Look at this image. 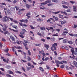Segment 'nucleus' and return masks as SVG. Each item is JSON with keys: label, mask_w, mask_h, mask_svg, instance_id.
<instances>
[{"label": "nucleus", "mask_w": 77, "mask_h": 77, "mask_svg": "<svg viewBox=\"0 0 77 77\" xmlns=\"http://www.w3.org/2000/svg\"><path fill=\"white\" fill-rule=\"evenodd\" d=\"M19 24L20 26H22L23 27V23L20 22L19 23Z\"/></svg>", "instance_id": "0e129e2a"}, {"label": "nucleus", "mask_w": 77, "mask_h": 77, "mask_svg": "<svg viewBox=\"0 0 77 77\" xmlns=\"http://www.w3.org/2000/svg\"><path fill=\"white\" fill-rule=\"evenodd\" d=\"M43 53H44V51H39V54H42Z\"/></svg>", "instance_id": "aec40b11"}, {"label": "nucleus", "mask_w": 77, "mask_h": 77, "mask_svg": "<svg viewBox=\"0 0 77 77\" xmlns=\"http://www.w3.org/2000/svg\"><path fill=\"white\" fill-rule=\"evenodd\" d=\"M16 73H17V74H21L22 73V72L18 71H16Z\"/></svg>", "instance_id": "412c9836"}, {"label": "nucleus", "mask_w": 77, "mask_h": 77, "mask_svg": "<svg viewBox=\"0 0 77 77\" xmlns=\"http://www.w3.org/2000/svg\"><path fill=\"white\" fill-rule=\"evenodd\" d=\"M12 27L16 29H17V26L15 25H13Z\"/></svg>", "instance_id": "c9c22d12"}, {"label": "nucleus", "mask_w": 77, "mask_h": 77, "mask_svg": "<svg viewBox=\"0 0 77 77\" xmlns=\"http://www.w3.org/2000/svg\"><path fill=\"white\" fill-rule=\"evenodd\" d=\"M6 68L7 69H9L11 68V66H6Z\"/></svg>", "instance_id": "2f4dec72"}, {"label": "nucleus", "mask_w": 77, "mask_h": 77, "mask_svg": "<svg viewBox=\"0 0 77 77\" xmlns=\"http://www.w3.org/2000/svg\"><path fill=\"white\" fill-rule=\"evenodd\" d=\"M53 2H55V3H57L58 0H52Z\"/></svg>", "instance_id": "cd10ccee"}, {"label": "nucleus", "mask_w": 77, "mask_h": 77, "mask_svg": "<svg viewBox=\"0 0 77 77\" xmlns=\"http://www.w3.org/2000/svg\"><path fill=\"white\" fill-rule=\"evenodd\" d=\"M70 3L72 4H74L75 3V2H74V1H70Z\"/></svg>", "instance_id": "13d9d810"}, {"label": "nucleus", "mask_w": 77, "mask_h": 77, "mask_svg": "<svg viewBox=\"0 0 77 77\" xmlns=\"http://www.w3.org/2000/svg\"><path fill=\"white\" fill-rule=\"evenodd\" d=\"M12 30L14 32H16V33L18 32V30H15L14 29H12Z\"/></svg>", "instance_id": "4c0bfd02"}, {"label": "nucleus", "mask_w": 77, "mask_h": 77, "mask_svg": "<svg viewBox=\"0 0 77 77\" xmlns=\"http://www.w3.org/2000/svg\"><path fill=\"white\" fill-rule=\"evenodd\" d=\"M37 21H39V22H41V21H43V20L40 18H39L37 19Z\"/></svg>", "instance_id": "9b49d317"}, {"label": "nucleus", "mask_w": 77, "mask_h": 77, "mask_svg": "<svg viewBox=\"0 0 77 77\" xmlns=\"http://www.w3.org/2000/svg\"><path fill=\"white\" fill-rule=\"evenodd\" d=\"M26 6L28 9H29V8H30V5H29L27 4H26Z\"/></svg>", "instance_id": "dca6fc26"}, {"label": "nucleus", "mask_w": 77, "mask_h": 77, "mask_svg": "<svg viewBox=\"0 0 77 77\" xmlns=\"http://www.w3.org/2000/svg\"><path fill=\"white\" fill-rule=\"evenodd\" d=\"M60 12V11H57V12H53V14H59V13Z\"/></svg>", "instance_id": "5701e85b"}, {"label": "nucleus", "mask_w": 77, "mask_h": 77, "mask_svg": "<svg viewBox=\"0 0 77 77\" xmlns=\"http://www.w3.org/2000/svg\"><path fill=\"white\" fill-rule=\"evenodd\" d=\"M8 72H9L10 74H14V72H12V71H10V70L8 71Z\"/></svg>", "instance_id": "f3484780"}, {"label": "nucleus", "mask_w": 77, "mask_h": 77, "mask_svg": "<svg viewBox=\"0 0 77 77\" xmlns=\"http://www.w3.org/2000/svg\"><path fill=\"white\" fill-rule=\"evenodd\" d=\"M15 8L17 11V10H18L19 9H20V7H18L17 6H16L15 7Z\"/></svg>", "instance_id": "7c9ffc66"}, {"label": "nucleus", "mask_w": 77, "mask_h": 77, "mask_svg": "<svg viewBox=\"0 0 77 77\" xmlns=\"http://www.w3.org/2000/svg\"><path fill=\"white\" fill-rule=\"evenodd\" d=\"M28 22V20H27V19L24 20V23H27Z\"/></svg>", "instance_id": "052dcab7"}, {"label": "nucleus", "mask_w": 77, "mask_h": 77, "mask_svg": "<svg viewBox=\"0 0 77 77\" xmlns=\"http://www.w3.org/2000/svg\"><path fill=\"white\" fill-rule=\"evenodd\" d=\"M20 35H24V32H20Z\"/></svg>", "instance_id": "680f3d73"}, {"label": "nucleus", "mask_w": 77, "mask_h": 77, "mask_svg": "<svg viewBox=\"0 0 77 77\" xmlns=\"http://www.w3.org/2000/svg\"><path fill=\"white\" fill-rule=\"evenodd\" d=\"M19 36H20V37L22 38H24V36L23 35H19Z\"/></svg>", "instance_id": "c03bdc74"}, {"label": "nucleus", "mask_w": 77, "mask_h": 77, "mask_svg": "<svg viewBox=\"0 0 77 77\" xmlns=\"http://www.w3.org/2000/svg\"><path fill=\"white\" fill-rule=\"evenodd\" d=\"M30 27H31V29H35V27H34L32 26V25H30Z\"/></svg>", "instance_id": "a18cd8bd"}, {"label": "nucleus", "mask_w": 77, "mask_h": 77, "mask_svg": "<svg viewBox=\"0 0 77 77\" xmlns=\"http://www.w3.org/2000/svg\"><path fill=\"white\" fill-rule=\"evenodd\" d=\"M27 52L28 53L29 55H31V52H30V51L28 50Z\"/></svg>", "instance_id": "ea45409f"}, {"label": "nucleus", "mask_w": 77, "mask_h": 77, "mask_svg": "<svg viewBox=\"0 0 77 77\" xmlns=\"http://www.w3.org/2000/svg\"><path fill=\"white\" fill-rule=\"evenodd\" d=\"M35 46H39L40 45H41V44H35Z\"/></svg>", "instance_id": "3c124183"}, {"label": "nucleus", "mask_w": 77, "mask_h": 77, "mask_svg": "<svg viewBox=\"0 0 77 77\" xmlns=\"http://www.w3.org/2000/svg\"><path fill=\"white\" fill-rule=\"evenodd\" d=\"M30 69H31V68L29 67H27L26 68L27 71H29V70Z\"/></svg>", "instance_id": "79ce46f5"}, {"label": "nucleus", "mask_w": 77, "mask_h": 77, "mask_svg": "<svg viewBox=\"0 0 77 77\" xmlns=\"http://www.w3.org/2000/svg\"><path fill=\"white\" fill-rule=\"evenodd\" d=\"M55 21H58L59 20V19H58V18L57 17H56L55 18Z\"/></svg>", "instance_id": "4d7b16f0"}, {"label": "nucleus", "mask_w": 77, "mask_h": 77, "mask_svg": "<svg viewBox=\"0 0 77 77\" xmlns=\"http://www.w3.org/2000/svg\"><path fill=\"white\" fill-rule=\"evenodd\" d=\"M49 46L48 45H45L44 47H45L47 50H48V48H49Z\"/></svg>", "instance_id": "9d476101"}, {"label": "nucleus", "mask_w": 77, "mask_h": 77, "mask_svg": "<svg viewBox=\"0 0 77 77\" xmlns=\"http://www.w3.org/2000/svg\"><path fill=\"white\" fill-rule=\"evenodd\" d=\"M23 44L25 46V47H27V43L23 42Z\"/></svg>", "instance_id": "de8ad7c7"}, {"label": "nucleus", "mask_w": 77, "mask_h": 77, "mask_svg": "<svg viewBox=\"0 0 77 77\" xmlns=\"http://www.w3.org/2000/svg\"><path fill=\"white\" fill-rule=\"evenodd\" d=\"M52 36H57L58 35L57 34H53L52 35Z\"/></svg>", "instance_id": "864d4df0"}, {"label": "nucleus", "mask_w": 77, "mask_h": 77, "mask_svg": "<svg viewBox=\"0 0 77 77\" xmlns=\"http://www.w3.org/2000/svg\"><path fill=\"white\" fill-rule=\"evenodd\" d=\"M68 42L69 44H72V41H69Z\"/></svg>", "instance_id": "49530a36"}, {"label": "nucleus", "mask_w": 77, "mask_h": 77, "mask_svg": "<svg viewBox=\"0 0 77 77\" xmlns=\"http://www.w3.org/2000/svg\"><path fill=\"white\" fill-rule=\"evenodd\" d=\"M60 68H64L65 67V66L63 65H61L60 66Z\"/></svg>", "instance_id": "b1692460"}, {"label": "nucleus", "mask_w": 77, "mask_h": 77, "mask_svg": "<svg viewBox=\"0 0 77 77\" xmlns=\"http://www.w3.org/2000/svg\"><path fill=\"white\" fill-rule=\"evenodd\" d=\"M0 74H2V75H5V73L3 72H2L1 71H0Z\"/></svg>", "instance_id": "69168bd1"}, {"label": "nucleus", "mask_w": 77, "mask_h": 77, "mask_svg": "<svg viewBox=\"0 0 77 77\" xmlns=\"http://www.w3.org/2000/svg\"><path fill=\"white\" fill-rule=\"evenodd\" d=\"M46 2L48 3H51V0H48L46 1Z\"/></svg>", "instance_id": "72a5a7b5"}, {"label": "nucleus", "mask_w": 77, "mask_h": 77, "mask_svg": "<svg viewBox=\"0 0 77 77\" xmlns=\"http://www.w3.org/2000/svg\"><path fill=\"white\" fill-rule=\"evenodd\" d=\"M17 49H22V48L19 46L17 47Z\"/></svg>", "instance_id": "338daca9"}, {"label": "nucleus", "mask_w": 77, "mask_h": 77, "mask_svg": "<svg viewBox=\"0 0 77 77\" xmlns=\"http://www.w3.org/2000/svg\"><path fill=\"white\" fill-rule=\"evenodd\" d=\"M7 13L9 15H12V12L9 9L8 10Z\"/></svg>", "instance_id": "20e7f679"}, {"label": "nucleus", "mask_w": 77, "mask_h": 77, "mask_svg": "<svg viewBox=\"0 0 77 77\" xmlns=\"http://www.w3.org/2000/svg\"><path fill=\"white\" fill-rule=\"evenodd\" d=\"M62 4H63V5H69V3L68 2H65L64 1H63L62 2Z\"/></svg>", "instance_id": "423d86ee"}, {"label": "nucleus", "mask_w": 77, "mask_h": 77, "mask_svg": "<svg viewBox=\"0 0 77 77\" xmlns=\"http://www.w3.org/2000/svg\"><path fill=\"white\" fill-rule=\"evenodd\" d=\"M59 16L60 18H62V17H63V15H61L60 14H59Z\"/></svg>", "instance_id": "473e14b6"}, {"label": "nucleus", "mask_w": 77, "mask_h": 77, "mask_svg": "<svg viewBox=\"0 0 77 77\" xmlns=\"http://www.w3.org/2000/svg\"><path fill=\"white\" fill-rule=\"evenodd\" d=\"M4 26L5 27H3L2 28L3 30L4 31H6L7 29V28L8 27V26H6L5 25H4Z\"/></svg>", "instance_id": "7ed1b4c3"}, {"label": "nucleus", "mask_w": 77, "mask_h": 77, "mask_svg": "<svg viewBox=\"0 0 77 77\" xmlns=\"http://www.w3.org/2000/svg\"><path fill=\"white\" fill-rule=\"evenodd\" d=\"M41 4V5H46L47 4V2H46V1H45V2L42 3Z\"/></svg>", "instance_id": "a19ab883"}, {"label": "nucleus", "mask_w": 77, "mask_h": 77, "mask_svg": "<svg viewBox=\"0 0 77 77\" xmlns=\"http://www.w3.org/2000/svg\"><path fill=\"white\" fill-rule=\"evenodd\" d=\"M74 54L76 56H77V51H74L73 52V54Z\"/></svg>", "instance_id": "a211bd4d"}, {"label": "nucleus", "mask_w": 77, "mask_h": 77, "mask_svg": "<svg viewBox=\"0 0 77 77\" xmlns=\"http://www.w3.org/2000/svg\"><path fill=\"white\" fill-rule=\"evenodd\" d=\"M40 30H45V27H44V26L41 27L40 28Z\"/></svg>", "instance_id": "1a4fd4ad"}, {"label": "nucleus", "mask_w": 77, "mask_h": 77, "mask_svg": "<svg viewBox=\"0 0 77 77\" xmlns=\"http://www.w3.org/2000/svg\"><path fill=\"white\" fill-rule=\"evenodd\" d=\"M62 6L63 8H66V9H68V7L65 5H63Z\"/></svg>", "instance_id": "2eb2a0df"}, {"label": "nucleus", "mask_w": 77, "mask_h": 77, "mask_svg": "<svg viewBox=\"0 0 77 77\" xmlns=\"http://www.w3.org/2000/svg\"><path fill=\"white\" fill-rule=\"evenodd\" d=\"M55 62L57 63V64L60 65V61L57 60H55Z\"/></svg>", "instance_id": "ddd939ff"}, {"label": "nucleus", "mask_w": 77, "mask_h": 77, "mask_svg": "<svg viewBox=\"0 0 77 77\" xmlns=\"http://www.w3.org/2000/svg\"><path fill=\"white\" fill-rule=\"evenodd\" d=\"M38 59H41V56L39 55H38Z\"/></svg>", "instance_id": "09e8293b"}, {"label": "nucleus", "mask_w": 77, "mask_h": 77, "mask_svg": "<svg viewBox=\"0 0 77 77\" xmlns=\"http://www.w3.org/2000/svg\"><path fill=\"white\" fill-rule=\"evenodd\" d=\"M51 39L52 41H55V38L54 37L52 38H51Z\"/></svg>", "instance_id": "37998d69"}, {"label": "nucleus", "mask_w": 77, "mask_h": 77, "mask_svg": "<svg viewBox=\"0 0 77 77\" xmlns=\"http://www.w3.org/2000/svg\"><path fill=\"white\" fill-rule=\"evenodd\" d=\"M21 60L23 62H27V61H26V60H23V59H21Z\"/></svg>", "instance_id": "bf43d9fd"}, {"label": "nucleus", "mask_w": 77, "mask_h": 77, "mask_svg": "<svg viewBox=\"0 0 77 77\" xmlns=\"http://www.w3.org/2000/svg\"><path fill=\"white\" fill-rule=\"evenodd\" d=\"M68 41V39H65L63 40V43H66V42Z\"/></svg>", "instance_id": "4468645a"}, {"label": "nucleus", "mask_w": 77, "mask_h": 77, "mask_svg": "<svg viewBox=\"0 0 77 77\" xmlns=\"http://www.w3.org/2000/svg\"><path fill=\"white\" fill-rule=\"evenodd\" d=\"M2 21L4 22H6V21H7V19H6V18L5 17V16L4 18L3 19Z\"/></svg>", "instance_id": "f8f14e48"}, {"label": "nucleus", "mask_w": 77, "mask_h": 77, "mask_svg": "<svg viewBox=\"0 0 77 77\" xmlns=\"http://www.w3.org/2000/svg\"><path fill=\"white\" fill-rule=\"evenodd\" d=\"M13 22L15 23H16L17 24V23H18V22L17 20H14Z\"/></svg>", "instance_id": "8fccbe9b"}, {"label": "nucleus", "mask_w": 77, "mask_h": 77, "mask_svg": "<svg viewBox=\"0 0 77 77\" xmlns=\"http://www.w3.org/2000/svg\"><path fill=\"white\" fill-rule=\"evenodd\" d=\"M73 11L74 12H77V7L73 6Z\"/></svg>", "instance_id": "0eeeda50"}, {"label": "nucleus", "mask_w": 77, "mask_h": 77, "mask_svg": "<svg viewBox=\"0 0 77 77\" xmlns=\"http://www.w3.org/2000/svg\"><path fill=\"white\" fill-rule=\"evenodd\" d=\"M74 48H72V49H71V51L72 53V55L73 57H72L73 59H74V57H76V56H75L74 55Z\"/></svg>", "instance_id": "f03ea898"}, {"label": "nucleus", "mask_w": 77, "mask_h": 77, "mask_svg": "<svg viewBox=\"0 0 77 77\" xmlns=\"http://www.w3.org/2000/svg\"><path fill=\"white\" fill-rule=\"evenodd\" d=\"M64 30L65 31L63 32L64 33H68V31L67 29L65 28Z\"/></svg>", "instance_id": "6e6552de"}, {"label": "nucleus", "mask_w": 77, "mask_h": 77, "mask_svg": "<svg viewBox=\"0 0 77 77\" xmlns=\"http://www.w3.org/2000/svg\"><path fill=\"white\" fill-rule=\"evenodd\" d=\"M8 51H9V49L7 48L6 49L4 50V51L6 53H8Z\"/></svg>", "instance_id": "e433bc0d"}, {"label": "nucleus", "mask_w": 77, "mask_h": 77, "mask_svg": "<svg viewBox=\"0 0 77 77\" xmlns=\"http://www.w3.org/2000/svg\"><path fill=\"white\" fill-rule=\"evenodd\" d=\"M56 46H57V44L56 43H54V44L52 45V47L51 48V50L52 51L56 50Z\"/></svg>", "instance_id": "f257e3e1"}, {"label": "nucleus", "mask_w": 77, "mask_h": 77, "mask_svg": "<svg viewBox=\"0 0 77 77\" xmlns=\"http://www.w3.org/2000/svg\"><path fill=\"white\" fill-rule=\"evenodd\" d=\"M37 34L38 35H39V36H41V37L42 36V34H41V33H40V32H38L37 33Z\"/></svg>", "instance_id": "f704fd0d"}, {"label": "nucleus", "mask_w": 77, "mask_h": 77, "mask_svg": "<svg viewBox=\"0 0 77 77\" xmlns=\"http://www.w3.org/2000/svg\"><path fill=\"white\" fill-rule=\"evenodd\" d=\"M73 64H74V65H75V66H77V63L76 62H75V61H74L73 62Z\"/></svg>", "instance_id": "4be33fe9"}, {"label": "nucleus", "mask_w": 77, "mask_h": 77, "mask_svg": "<svg viewBox=\"0 0 77 77\" xmlns=\"http://www.w3.org/2000/svg\"><path fill=\"white\" fill-rule=\"evenodd\" d=\"M17 2V1L16 0H14V1L13 2V3H16Z\"/></svg>", "instance_id": "774afa93"}, {"label": "nucleus", "mask_w": 77, "mask_h": 77, "mask_svg": "<svg viewBox=\"0 0 77 77\" xmlns=\"http://www.w3.org/2000/svg\"><path fill=\"white\" fill-rule=\"evenodd\" d=\"M39 69L41 71H42L43 72H44V69L42 68V67H39Z\"/></svg>", "instance_id": "6ab92c4d"}, {"label": "nucleus", "mask_w": 77, "mask_h": 77, "mask_svg": "<svg viewBox=\"0 0 77 77\" xmlns=\"http://www.w3.org/2000/svg\"><path fill=\"white\" fill-rule=\"evenodd\" d=\"M29 15H30V13L29 12L26 14V16H27V17H28Z\"/></svg>", "instance_id": "58836bf2"}, {"label": "nucleus", "mask_w": 77, "mask_h": 77, "mask_svg": "<svg viewBox=\"0 0 77 77\" xmlns=\"http://www.w3.org/2000/svg\"><path fill=\"white\" fill-rule=\"evenodd\" d=\"M6 76L8 77H11V75H10L9 74H7Z\"/></svg>", "instance_id": "5fc2aeb1"}, {"label": "nucleus", "mask_w": 77, "mask_h": 77, "mask_svg": "<svg viewBox=\"0 0 77 77\" xmlns=\"http://www.w3.org/2000/svg\"><path fill=\"white\" fill-rule=\"evenodd\" d=\"M5 18H6L7 19V21H9V19H10V18L9 17H8L6 16H5Z\"/></svg>", "instance_id": "bb28decb"}, {"label": "nucleus", "mask_w": 77, "mask_h": 77, "mask_svg": "<svg viewBox=\"0 0 77 77\" xmlns=\"http://www.w3.org/2000/svg\"><path fill=\"white\" fill-rule=\"evenodd\" d=\"M54 5V4L49 3L48 4V6H52V5Z\"/></svg>", "instance_id": "a878e982"}, {"label": "nucleus", "mask_w": 77, "mask_h": 77, "mask_svg": "<svg viewBox=\"0 0 77 77\" xmlns=\"http://www.w3.org/2000/svg\"><path fill=\"white\" fill-rule=\"evenodd\" d=\"M67 12H71V9H67L66 11Z\"/></svg>", "instance_id": "c756f323"}, {"label": "nucleus", "mask_w": 77, "mask_h": 77, "mask_svg": "<svg viewBox=\"0 0 77 77\" xmlns=\"http://www.w3.org/2000/svg\"><path fill=\"white\" fill-rule=\"evenodd\" d=\"M23 41L24 43H26V44L27 43H29V41H27V40H23Z\"/></svg>", "instance_id": "393cba45"}, {"label": "nucleus", "mask_w": 77, "mask_h": 77, "mask_svg": "<svg viewBox=\"0 0 77 77\" xmlns=\"http://www.w3.org/2000/svg\"><path fill=\"white\" fill-rule=\"evenodd\" d=\"M48 59H49V58H48V57H47L44 59V60L45 61H47V60H48Z\"/></svg>", "instance_id": "c85d7f7f"}, {"label": "nucleus", "mask_w": 77, "mask_h": 77, "mask_svg": "<svg viewBox=\"0 0 77 77\" xmlns=\"http://www.w3.org/2000/svg\"><path fill=\"white\" fill-rule=\"evenodd\" d=\"M8 33H9V32H8V31H7L5 32L4 34L5 35H6V34H8Z\"/></svg>", "instance_id": "603ef678"}, {"label": "nucleus", "mask_w": 77, "mask_h": 77, "mask_svg": "<svg viewBox=\"0 0 77 77\" xmlns=\"http://www.w3.org/2000/svg\"><path fill=\"white\" fill-rule=\"evenodd\" d=\"M60 23H61V24L62 25H63V24H65L66 23V21L64 20L63 21H62V20H60L59 21Z\"/></svg>", "instance_id": "39448f33"}, {"label": "nucleus", "mask_w": 77, "mask_h": 77, "mask_svg": "<svg viewBox=\"0 0 77 77\" xmlns=\"http://www.w3.org/2000/svg\"><path fill=\"white\" fill-rule=\"evenodd\" d=\"M74 37H77V34H75L73 35Z\"/></svg>", "instance_id": "e2e57ef3"}, {"label": "nucleus", "mask_w": 77, "mask_h": 77, "mask_svg": "<svg viewBox=\"0 0 77 77\" xmlns=\"http://www.w3.org/2000/svg\"><path fill=\"white\" fill-rule=\"evenodd\" d=\"M46 67L48 69H50V67L46 65Z\"/></svg>", "instance_id": "6e6d98bb"}]
</instances>
